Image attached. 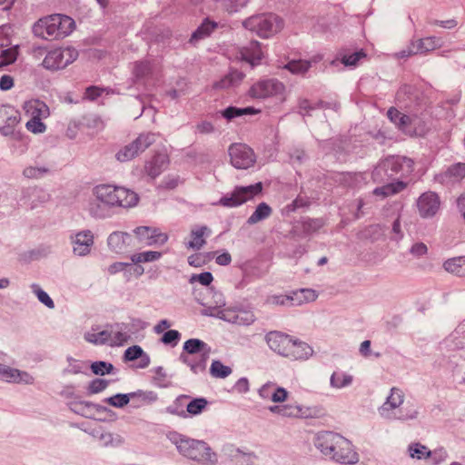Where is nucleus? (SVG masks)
I'll use <instances>...</instances> for the list:
<instances>
[{
  "instance_id": "nucleus-1",
  "label": "nucleus",
  "mask_w": 465,
  "mask_h": 465,
  "mask_svg": "<svg viewBox=\"0 0 465 465\" xmlns=\"http://www.w3.org/2000/svg\"><path fill=\"white\" fill-rule=\"evenodd\" d=\"M413 161L410 158L399 155H392L381 161L374 168L371 177L376 183H385L389 180H397L395 183H389L373 191V194L385 198L398 193L406 187V183L400 181L413 172Z\"/></svg>"
},
{
  "instance_id": "nucleus-2",
  "label": "nucleus",
  "mask_w": 465,
  "mask_h": 465,
  "mask_svg": "<svg viewBox=\"0 0 465 465\" xmlns=\"http://www.w3.org/2000/svg\"><path fill=\"white\" fill-rule=\"evenodd\" d=\"M265 341L272 351L290 360H306L313 352L306 342L278 331H269Z\"/></svg>"
},
{
  "instance_id": "nucleus-3",
  "label": "nucleus",
  "mask_w": 465,
  "mask_h": 465,
  "mask_svg": "<svg viewBox=\"0 0 465 465\" xmlns=\"http://www.w3.org/2000/svg\"><path fill=\"white\" fill-rule=\"evenodd\" d=\"M74 21L64 15L54 14L40 18L33 27L34 34L43 39H57L73 32Z\"/></svg>"
},
{
  "instance_id": "nucleus-4",
  "label": "nucleus",
  "mask_w": 465,
  "mask_h": 465,
  "mask_svg": "<svg viewBox=\"0 0 465 465\" xmlns=\"http://www.w3.org/2000/svg\"><path fill=\"white\" fill-rule=\"evenodd\" d=\"M168 439L176 446L182 455L189 459L203 463H214L216 461L215 454L203 440L190 439L177 432H171Z\"/></svg>"
},
{
  "instance_id": "nucleus-5",
  "label": "nucleus",
  "mask_w": 465,
  "mask_h": 465,
  "mask_svg": "<svg viewBox=\"0 0 465 465\" xmlns=\"http://www.w3.org/2000/svg\"><path fill=\"white\" fill-rule=\"evenodd\" d=\"M210 351V346L204 341L199 339H190L184 342L180 359L190 367L193 373L197 374L205 370Z\"/></svg>"
},
{
  "instance_id": "nucleus-6",
  "label": "nucleus",
  "mask_w": 465,
  "mask_h": 465,
  "mask_svg": "<svg viewBox=\"0 0 465 465\" xmlns=\"http://www.w3.org/2000/svg\"><path fill=\"white\" fill-rule=\"evenodd\" d=\"M242 25L262 38H269L282 30L283 22L277 15L265 13L247 18Z\"/></svg>"
},
{
  "instance_id": "nucleus-7",
  "label": "nucleus",
  "mask_w": 465,
  "mask_h": 465,
  "mask_svg": "<svg viewBox=\"0 0 465 465\" xmlns=\"http://www.w3.org/2000/svg\"><path fill=\"white\" fill-rule=\"evenodd\" d=\"M403 391L399 388H392L386 402L380 408L381 415L388 420H408L416 419L418 416L416 410H405V411L400 410L397 412L394 411L395 409L399 408L403 403Z\"/></svg>"
},
{
  "instance_id": "nucleus-8",
  "label": "nucleus",
  "mask_w": 465,
  "mask_h": 465,
  "mask_svg": "<svg viewBox=\"0 0 465 465\" xmlns=\"http://www.w3.org/2000/svg\"><path fill=\"white\" fill-rule=\"evenodd\" d=\"M78 57V51L72 46L51 50L43 61V66L48 70H60L72 64Z\"/></svg>"
},
{
  "instance_id": "nucleus-9",
  "label": "nucleus",
  "mask_w": 465,
  "mask_h": 465,
  "mask_svg": "<svg viewBox=\"0 0 465 465\" xmlns=\"http://www.w3.org/2000/svg\"><path fill=\"white\" fill-rule=\"evenodd\" d=\"M314 446L323 455L330 458L335 448H341V450L348 451V440L339 433L332 431H321L314 438Z\"/></svg>"
},
{
  "instance_id": "nucleus-10",
  "label": "nucleus",
  "mask_w": 465,
  "mask_h": 465,
  "mask_svg": "<svg viewBox=\"0 0 465 465\" xmlns=\"http://www.w3.org/2000/svg\"><path fill=\"white\" fill-rule=\"evenodd\" d=\"M155 142V134L152 133L140 134L134 142L122 147L115 154L119 162H128L144 152Z\"/></svg>"
},
{
  "instance_id": "nucleus-11",
  "label": "nucleus",
  "mask_w": 465,
  "mask_h": 465,
  "mask_svg": "<svg viewBox=\"0 0 465 465\" xmlns=\"http://www.w3.org/2000/svg\"><path fill=\"white\" fill-rule=\"evenodd\" d=\"M262 190V183H257L249 186L236 187L231 195H225L220 199V203L226 207L239 206L255 195L261 193Z\"/></svg>"
},
{
  "instance_id": "nucleus-12",
  "label": "nucleus",
  "mask_w": 465,
  "mask_h": 465,
  "mask_svg": "<svg viewBox=\"0 0 465 465\" xmlns=\"http://www.w3.org/2000/svg\"><path fill=\"white\" fill-rule=\"evenodd\" d=\"M232 164L237 169H247L255 163V155L252 148L243 143H234L229 148Z\"/></svg>"
},
{
  "instance_id": "nucleus-13",
  "label": "nucleus",
  "mask_w": 465,
  "mask_h": 465,
  "mask_svg": "<svg viewBox=\"0 0 465 465\" xmlns=\"http://www.w3.org/2000/svg\"><path fill=\"white\" fill-rule=\"evenodd\" d=\"M284 85L275 79L262 80L254 84L249 94L253 98L264 99L271 96L282 94Z\"/></svg>"
},
{
  "instance_id": "nucleus-14",
  "label": "nucleus",
  "mask_w": 465,
  "mask_h": 465,
  "mask_svg": "<svg viewBox=\"0 0 465 465\" xmlns=\"http://www.w3.org/2000/svg\"><path fill=\"white\" fill-rule=\"evenodd\" d=\"M70 240L74 253L85 256L91 252L94 245V233L90 230L81 231L71 234Z\"/></svg>"
},
{
  "instance_id": "nucleus-15",
  "label": "nucleus",
  "mask_w": 465,
  "mask_h": 465,
  "mask_svg": "<svg viewBox=\"0 0 465 465\" xmlns=\"http://www.w3.org/2000/svg\"><path fill=\"white\" fill-rule=\"evenodd\" d=\"M212 234V229L207 225H193L190 231L189 239L185 242L187 249L200 251L206 243V239Z\"/></svg>"
},
{
  "instance_id": "nucleus-16",
  "label": "nucleus",
  "mask_w": 465,
  "mask_h": 465,
  "mask_svg": "<svg viewBox=\"0 0 465 465\" xmlns=\"http://www.w3.org/2000/svg\"><path fill=\"white\" fill-rule=\"evenodd\" d=\"M136 237L141 244L152 245L154 243H164L168 237L159 232L158 229L149 226H141L134 230Z\"/></svg>"
},
{
  "instance_id": "nucleus-17",
  "label": "nucleus",
  "mask_w": 465,
  "mask_h": 465,
  "mask_svg": "<svg viewBox=\"0 0 465 465\" xmlns=\"http://www.w3.org/2000/svg\"><path fill=\"white\" fill-rule=\"evenodd\" d=\"M0 380L7 382L33 384L35 378L28 372L0 364Z\"/></svg>"
},
{
  "instance_id": "nucleus-18",
  "label": "nucleus",
  "mask_w": 465,
  "mask_h": 465,
  "mask_svg": "<svg viewBox=\"0 0 465 465\" xmlns=\"http://www.w3.org/2000/svg\"><path fill=\"white\" fill-rule=\"evenodd\" d=\"M417 205L422 217H431L439 211L440 199L436 193L428 192L420 196Z\"/></svg>"
},
{
  "instance_id": "nucleus-19",
  "label": "nucleus",
  "mask_w": 465,
  "mask_h": 465,
  "mask_svg": "<svg viewBox=\"0 0 465 465\" xmlns=\"http://www.w3.org/2000/svg\"><path fill=\"white\" fill-rule=\"evenodd\" d=\"M220 296V301L216 305H208L204 310V314L220 318L228 322L233 323L236 317L237 307H223L224 302Z\"/></svg>"
},
{
  "instance_id": "nucleus-20",
  "label": "nucleus",
  "mask_w": 465,
  "mask_h": 465,
  "mask_svg": "<svg viewBox=\"0 0 465 465\" xmlns=\"http://www.w3.org/2000/svg\"><path fill=\"white\" fill-rule=\"evenodd\" d=\"M158 71V67L155 64H151L148 61H141L135 63L134 75L136 82L147 84L155 78Z\"/></svg>"
},
{
  "instance_id": "nucleus-21",
  "label": "nucleus",
  "mask_w": 465,
  "mask_h": 465,
  "mask_svg": "<svg viewBox=\"0 0 465 465\" xmlns=\"http://www.w3.org/2000/svg\"><path fill=\"white\" fill-rule=\"evenodd\" d=\"M169 159L165 153H156L144 165L145 173L152 179H155L167 167Z\"/></svg>"
},
{
  "instance_id": "nucleus-22",
  "label": "nucleus",
  "mask_w": 465,
  "mask_h": 465,
  "mask_svg": "<svg viewBox=\"0 0 465 465\" xmlns=\"http://www.w3.org/2000/svg\"><path fill=\"white\" fill-rule=\"evenodd\" d=\"M93 195L111 207H117L116 186L111 184H99L94 187Z\"/></svg>"
},
{
  "instance_id": "nucleus-23",
  "label": "nucleus",
  "mask_w": 465,
  "mask_h": 465,
  "mask_svg": "<svg viewBox=\"0 0 465 465\" xmlns=\"http://www.w3.org/2000/svg\"><path fill=\"white\" fill-rule=\"evenodd\" d=\"M440 46V38L435 36L426 37L412 42L409 46V54H425Z\"/></svg>"
},
{
  "instance_id": "nucleus-24",
  "label": "nucleus",
  "mask_w": 465,
  "mask_h": 465,
  "mask_svg": "<svg viewBox=\"0 0 465 465\" xmlns=\"http://www.w3.org/2000/svg\"><path fill=\"white\" fill-rule=\"evenodd\" d=\"M240 54L242 60L248 62L252 65H255L262 60L263 53L261 44L257 41H252L240 50Z\"/></svg>"
},
{
  "instance_id": "nucleus-25",
  "label": "nucleus",
  "mask_w": 465,
  "mask_h": 465,
  "mask_svg": "<svg viewBox=\"0 0 465 465\" xmlns=\"http://www.w3.org/2000/svg\"><path fill=\"white\" fill-rule=\"evenodd\" d=\"M348 451L341 450V448H335V450L331 454L330 458L336 462L341 464H355L359 461V455L354 450L353 446L350 440H348Z\"/></svg>"
},
{
  "instance_id": "nucleus-26",
  "label": "nucleus",
  "mask_w": 465,
  "mask_h": 465,
  "mask_svg": "<svg viewBox=\"0 0 465 465\" xmlns=\"http://www.w3.org/2000/svg\"><path fill=\"white\" fill-rule=\"evenodd\" d=\"M207 405H208V401L206 399L197 398V399L192 400L190 402H188L186 404V411H176L175 410H173V406H170L168 408V411L171 413L178 414L182 417H186L187 416L186 413H188L191 416H195V415L201 414L206 409Z\"/></svg>"
},
{
  "instance_id": "nucleus-27",
  "label": "nucleus",
  "mask_w": 465,
  "mask_h": 465,
  "mask_svg": "<svg viewBox=\"0 0 465 465\" xmlns=\"http://www.w3.org/2000/svg\"><path fill=\"white\" fill-rule=\"evenodd\" d=\"M25 109L31 119H46L50 115L49 107L42 101L33 100L25 104Z\"/></svg>"
},
{
  "instance_id": "nucleus-28",
  "label": "nucleus",
  "mask_w": 465,
  "mask_h": 465,
  "mask_svg": "<svg viewBox=\"0 0 465 465\" xmlns=\"http://www.w3.org/2000/svg\"><path fill=\"white\" fill-rule=\"evenodd\" d=\"M117 207L130 208L138 203V195L124 187L116 186Z\"/></svg>"
},
{
  "instance_id": "nucleus-29",
  "label": "nucleus",
  "mask_w": 465,
  "mask_h": 465,
  "mask_svg": "<svg viewBox=\"0 0 465 465\" xmlns=\"http://www.w3.org/2000/svg\"><path fill=\"white\" fill-rule=\"evenodd\" d=\"M465 177V163H458L450 166L442 174V182L447 184L459 183Z\"/></svg>"
},
{
  "instance_id": "nucleus-30",
  "label": "nucleus",
  "mask_w": 465,
  "mask_h": 465,
  "mask_svg": "<svg viewBox=\"0 0 465 465\" xmlns=\"http://www.w3.org/2000/svg\"><path fill=\"white\" fill-rule=\"evenodd\" d=\"M127 329V325L124 323H115L110 325L109 331L111 332V346L123 345L128 341L129 334Z\"/></svg>"
},
{
  "instance_id": "nucleus-31",
  "label": "nucleus",
  "mask_w": 465,
  "mask_h": 465,
  "mask_svg": "<svg viewBox=\"0 0 465 465\" xmlns=\"http://www.w3.org/2000/svg\"><path fill=\"white\" fill-rule=\"evenodd\" d=\"M218 27V24L214 21L206 18L201 24V25L193 32L190 42L196 44L200 40H203L211 35V34Z\"/></svg>"
},
{
  "instance_id": "nucleus-32",
  "label": "nucleus",
  "mask_w": 465,
  "mask_h": 465,
  "mask_svg": "<svg viewBox=\"0 0 465 465\" xmlns=\"http://www.w3.org/2000/svg\"><path fill=\"white\" fill-rule=\"evenodd\" d=\"M316 298L317 294L315 291L312 289H301L292 292L289 295L290 306H299L305 302H313L316 300Z\"/></svg>"
},
{
  "instance_id": "nucleus-33",
  "label": "nucleus",
  "mask_w": 465,
  "mask_h": 465,
  "mask_svg": "<svg viewBox=\"0 0 465 465\" xmlns=\"http://www.w3.org/2000/svg\"><path fill=\"white\" fill-rule=\"evenodd\" d=\"M110 337L111 332L109 330L100 331L98 327L92 328L90 331L84 334L85 341L95 345L107 344L111 346Z\"/></svg>"
},
{
  "instance_id": "nucleus-34",
  "label": "nucleus",
  "mask_w": 465,
  "mask_h": 465,
  "mask_svg": "<svg viewBox=\"0 0 465 465\" xmlns=\"http://www.w3.org/2000/svg\"><path fill=\"white\" fill-rule=\"evenodd\" d=\"M129 238L130 235L128 233L114 232L108 237V246L114 252H123L125 249L126 239Z\"/></svg>"
},
{
  "instance_id": "nucleus-35",
  "label": "nucleus",
  "mask_w": 465,
  "mask_h": 465,
  "mask_svg": "<svg viewBox=\"0 0 465 465\" xmlns=\"http://www.w3.org/2000/svg\"><path fill=\"white\" fill-rule=\"evenodd\" d=\"M312 410L309 407L296 404L283 405V417L288 418H309L312 416Z\"/></svg>"
},
{
  "instance_id": "nucleus-36",
  "label": "nucleus",
  "mask_w": 465,
  "mask_h": 465,
  "mask_svg": "<svg viewBox=\"0 0 465 465\" xmlns=\"http://www.w3.org/2000/svg\"><path fill=\"white\" fill-rule=\"evenodd\" d=\"M244 74L238 71H232L215 84L219 89H228L237 86L243 79Z\"/></svg>"
},
{
  "instance_id": "nucleus-37",
  "label": "nucleus",
  "mask_w": 465,
  "mask_h": 465,
  "mask_svg": "<svg viewBox=\"0 0 465 465\" xmlns=\"http://www.w3.org/2000/svg\"><path fill=\"white\" fill-rule=\"evenodd\" d=\"M272 213V209L266 203H261L258 204L252 214L248 218L247 223L250 225L258 223L269 218Z\"/></svg>"
},
{
  "instance_id": "nucleus-38",
  "label": "nucleus",
  "mask_w": 465,
  "mask_h": 465,
  "mask_svg": "<svg viewBox=\"0 0 465 465\" xmlns=\"http://www.w3.org/2000/svg\"><path fill=\"white\" fill-rule=\"evenodd\" d=\"M110 208L112 207L104 203L97 201L95 197L94 200L90 201L88 205L90 214L96 218H105L110 216Z\"/></svg>"
},
{
  "instance_id": "nucleus-39",
  "label": "nucleus",
  "mask_w": 465,
  "mask_h": 465,
  "mask_svg": "<svg viewBox=\"0 0 465 465\" xmlns=\"http://www.w3.org/2000/svg\"><path fill=\"white\" fill-rule=\"evenodd\" d=\"M258 112L259 111L255 110L253 107L238 108L230 106L222 112V115L230 121L239 116L255 114Z\"/></svg>"
},
{
  "instance_id": "nucleus-40",
  "label": "nucleus",
  "mask_w": 465,
  "mask_h": 465,
  "mask_svg": "<svg viewBox=\"0 0 465 465\" xmlns=\"http://www.w3.org/2000/svg\"><path fill=\"white\" fill-rule=\"evenodd\" d=\"M353 377L343 371H334L331 376V386L336 389H341L351 384Z\"/></svg>"
},
{
  "instance_id": "nucleus-41",
  "label": "nucleus",
  "mask_w": 465,
  "mask_h": 465,
  "mask_svg": "<svg viewBox=\"0 0 465 465\" xmlns=\"http://www.w3.org/2000/svg\"><path fill=\"white\" fill-rule=\"evenodd\" d=\"M387 115L392 123L402 129L407 127L411 123L410 116L401 113L395 108L389 109Z\"/></svg>"
},
{
  "instance_id": "nucleus-42",
  "label": "nucleus",
  "mask_w": 465,
  "mask_h": 465,
  "mask_svg": "<svg viewBox=\"0 0 465 465\" xmlns=\"http://www.w3.org/2000/svg\"><path fill=\"white\" fill-rule=\"evenodd\" d=\"M462 262H464L463 256L454 257V258L447 260L443 263V268L445 269V271H447L449 272L455 273V274L462 277L463 276Z\"/></svg>"
},
{
  "instance_id": "nucleus-43",
  "label": "nucleus",
  "mask_w": 465,
  "mask_h": 465,
  "mask_svg": "<svg viewBox=\"0 0 465 465\" xmlns=\"http://www.w3.org/2000/svg\"><path fill=\"white\" fill-rule=\"evenodd\" d=\"M341 62L347 67H355L358 65L359 62L366 57V54L364 51L361 50L358 52H354L351 54H341Z\"/></svg>"
},
{
  "instance_id": "nucleus-44",
  "label": "nucleus",
  "mask_w": 465,
  "mask_h": 465,
  "mask_svg": "<svg viewBox=\"0 0 465 465\" xmlns=\"http://www.w3.org/2000/svg\"><path fill=\"white\" fill-rule=\"evenodd\" d=\"M311 67V62L306 60H292L286 65L292 74H303Z\"/></svg>"
},
{
  "instance_id": "nucleus-45",
  "label": "nucleus",
  "mask_w": 465,
  "mask_h": 465,
  "mask_svg": "<svg viewBox=\"0 0 465 465\" xmlns=\"http://www.w3.org/2000/svg\"><path fill=\"white\" fill-rule=\"evenodd\" d=\"M210 372L212 376L215 378L223 379L232 373V369L229 366L223 365L219 361H213L210 368Z\"/></svg>"
},
{
  "instance_id": "nucleus-46",
  "label": "nucleus",
  "mask_w": 465,
  "mask_h": 465,
  "mask_svg": "<svg viewBox=\"0 0 465 465\" xmlns=\"http://www.w3.org/2000/svg\"><path fill=\"white\" fill-rule=\"evenodd\" d=\"M254 321L255 316L252 311L238 308L233 323L239 325H250Z\"/></svg>"
},
{
  "instance_id": "nucleus-47",
  "label": "nucleus",
  "mask_w": 465,
  "mask_h": 465,
  "mask_svg": "<svg viewBox=\"0 0 465 465\" xmlns=\"http://www.w3.org/2000/svg\"><path fill=\"white\" fill-rule=\"evenodd\" d=\"M161 257V252L148 251L132 255L131 260L134 263L148 262L158 260Z\"/></svg>"
},
{
  "instance_id": "nucleus-48",
  "label": "nucleus",
  "mask_w": 465,
  "mask_h": 465,
  "mask_svg": "<svg viewBox=\"0 0 465 465\" xmlns=\"http://www.w3.org/2000/svg\"><path fill=\"white\" fill-rule=\"evenodd\" d=\"M135 393L129 394H116L105 400V401L111 406L116 408H123L127 405L131 400V398L134 397Z\"/></svg>"
},
{
  "instance_id": "nucleus-49",
  "label": "nucleus",
  "mask_w": 465,
  "mask_h": 465,
  "mask_svg": "<svg viewBox=\"0 0 465 465\" xmlns=\"http://www.w3.org/2000/svg\"><path fill=\"white\" fill-rule=\"evenodd\" d=\"M18 55L17 46L3 50L0 54V67L13 64Z\"/></svg>"
},
{
  "instance_id": "nucleus-50",
  "label": "nucleus",
  "mask_w": 465,
  "mask_h": 465,
  "mask_svg": "<svg viewBox=\"0 0 465 465\" xmlns=\"http://www.w3.org/2000/svg\"><path fill=\"white\" fill-rule=\"evenodd\" d=\"M322 102L312 103L308 99H300L298 103L299 113L303 115H311V111L320 108Z\"/></svg>"
},
{
  "instance_id": "nucleus-51",
  "label": "nucleus",
  "mask_w": 465,
  "mask_h": 465,
  "mask_svg": "<svg viewBox=\"0 0 465 465\" xmlns=\"http://www.w3.org/2000/svg\"><path fill=\"white\" fill-rule=\"evenodd\" d=\"M265 304L270 306H290L289 295L272 294L265 299Z\"/></svg>"
},
{
  "instance_id": "nucleus-52",
  "label": "nucleus",
  "mask_w": 465,
  "mask_h": 465,
  "mask_svg": "<svg viewBox=\"0 0 465 465\" xmlns=\"http://www.w3.org/2000/svg\"><path fill=\"white\" fill-rule=\"evenodd\" d=\"M31 289L33 292L37 296L38 300L44 303L46 307L53 309L54 307V303L53 300L49 297V295L43 291L38 284H32Z\"/></svg>"
},
{
  "instance_id": "nucleus-53",
  "label": "nucleus",
  "mask_w": 465,
  "mask_h": 465,
  "mask_svg": "<svg viewBox=\"0 0 465 465\" xmlns=\"http://www.w3.org/2000/svg\"><path fill=\"white\" fill-rule=\"evenodd\" d=\"M96 405L88 401H80L72 403V411L75 413L81 414L83 416H88L93 409H95Z\"/></svg>"
},
{
  "instance_id": "nucleus-54",
  "label": "nucleus",
  "mask_w": 465,
  "mask_h": 465,
  "mask_svg": "<svg viewBox=\"0 0 465 465\" xmlns=\"http://www.w3.org/2000/svg\"><path fill=\"white\" fill-rule=\"evenodd\" d=\"M48 173V169L45 167H34L28 166L23 171V174L29 179L41 178Z\"/></svg>"
},
{
  "instance_id": "nucleus-55",
  "label": "nucleus",
  "mask_w": 465,
  "mask_h": 465,
  "mask_svg": "<svg viewBox=\"0 0 465 465\" xmlns=\"http://www.w3.org/2000/svg\"><path fill=\"white\" fill-rule=\"evenodd\" d=\"M409 452H410L411 457L416 458L418 460H420V459L427 457L430 454V450H428L427 447H425L421 444H419V443L410 445Z\"/></svg>"
},
{
  "instance_id": "nucleus-56",
  "label": "nucleus",
  "mask_w": 465,
  "mask_h": 465,
  "mask_svg": "<svg viewBox=\"0 0 465 465\" xmlns=\"http://www.w3.org/2000/svg\"><path fill=\"white\" fill-rule=\"evenodd\" d=\"M92 371L96 375H104L114 370L111 363L105 361H95L91 365Z\"/></svg>"
},
{
  "instance_id": "nucleus-57",
  "label": "nucleus",
  "mask_w": 465,
  "mask_h": 465,
  "mask_svg": "<svg viewBox=\"0 0 465 465\" xmlns=\"http://www.w3.org/2000/svg\"><path fill=\"white\" fill-rule=\"evenodd\" d=\"M181 338V334L178 331L170 330L167 331L162 337V341L164 344H170L173 347L175 346Z\"/></svg>"
},
{
  "instance_id": "nucleus-58",
  "label": "nucleus",
  "mask_w": 465,
  "mask_h": 465,
  "mask_svg": "<svg viewBox=\"0 0 465 465\" xmlns=\"http://www.w3.org/2000/svg\"><path fill=\"white\" fill-rule=\"evenodd\" d=\"M26 128L34 134H42L45 131L46 126L42 122V119H30L26 123Z\"/></svg>"
},
{
  "instance_id": "nucleus-59",
  "label": "nucleus",
  "mask_w": 465,
  "mask_h": 465,
  "mask_svg": "<svg viewBox=\"0 0 465 465\" xmlns=\"http://www.w3.org/2000/svg\"><path fill=\"white\" fill-rule=\"evenodd\" d=\"M248 2L249 0H226L223 5L229 13H234L244 7Z\"/></svg>"
},
{
  "instance_id": "nucleus-60",
  "label": "nucleus",
  "mask_w": 465,
  "mask_h": 465,
  "mask_svg": "<svg viewBox=\"0 0 465 465\" xmlns=\"http://www.w3.org/2000/svg\"><path fill=\"white\" fill-rule=\"evenodd\" d=\"M277 384L274 382H267L264 385H262L259 390V395L264 400H271L272 399L273 391L275 390Z\"/></svg>"
},
{
  "instance_id": "nucleus-61",
  "label": "nucleus",
  "mask_w": 465,
  "mask_h": 465,
  "mask_svg": "<svg viewBox=\"0 0 465 465\" xmlns=\"http://www.w3.org/2000/svg\"><path fill=\"white\" fill-rule=\"evenodd\" d=\"M86 124L88 128L94 129L96 132H100L104 128V123L98 115H92L87 118Z\"/></svg>"
},
{
  "instance_id": "nucleus-62",
  "label": "nucleus",
  "mask_w": 465,
  "mask_h": 465,
  "mask_svg": "<svg viewBox=\"0 0 465 465\" xmlns=\"http://www.w3.org/2000/svg\"><path fill=\"white\" fill-rule=\"evenodd\" d=\"M143 351L141 347L134 345L129 347L124 352V358L126 361H134L142 357Z\"/></svg>"
},
{
  "instance_id": "nucleus-63",
  "label": "nucleus",
  "mask_w": 465,
  "mask_h": 465,
  "mask_svg": "<svg viewBox=\"0 0 465 465\" xmlns=\"http://www.w3.org/2000/svg\"><path fill=\"white\" fill-rule=\"evenodd\" d=\"M108 386V381L102 379H95L89 384L88 390L91 393L103 391Z\"/></svg>"
},
{
  "instance_id": "nucleus-64",
  "label": "nucleus",
  "mask_w": 465,
  "mask_h": 465,
  "mask_svg": "<svg viewBox=\"0 0 465 465\" xmlns=\"http://www.w3.org/2000/svg\"><path fill=\"white\" fill-rule=\"evenodd\" d=\"M179 183V177L177 175H167L161 182L160 187L163 189H173Z\"/></svg>"
}]
</instances>
